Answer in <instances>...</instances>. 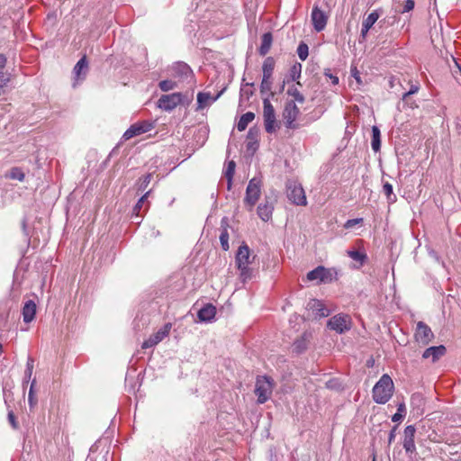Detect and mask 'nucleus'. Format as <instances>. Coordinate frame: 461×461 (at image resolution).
Masks as SVG:
<instances>
[{
	"mask_svg": "<svg viewBox=\"0 0 461 461\" xmlns=\"http://www.w3.org/2000/svg\"><path fill=\"white\" fill-rule=\"evenodd\" d=\"M378 18H379V14L377 13V11L372 12L371 14H368V16L366 19H364V21L362 23L363 27H366V28L368 27L369 29H371L372 26L378 20Z\"/></svg>",
	"mask_w": 461,
	"mask_h": 461,
	"instance_id": "nucleus-33",
	"label": "nucleus"
},
{
	"mask_svg": "<svg viewBox=\"0 0 461 461\" xmlns=\"http://www.w3.org/2000/svg\"><path fill=\"white\" fill-rule=\"evenodd\" d=\"M276 60L273 57H267L262 66L263 77L272 78Z\"/></svg>",
	"mask_w": 461,
	"mask_h": 461,
	"instance_id": "nucleus-26",
	"label": "nucleus"
},
{
	"mask_svg": "<svg viewBox=\"0 0 461 461\" xmlns=\"http://www.w3.org/2000/svg\"><path fill=\"white\" fill-rule=\"evenodd\" d=\"M405 410H406L405 409V404L404 403H400L398 405V408H397V412L404 414Z\"/></svg>",
	"mask_w": 461,
	"mask_h": 461,
	"instance_id": "nucleus-60",
	"label": "nucleus"
},
{
	"mask_svg": "<svg viewBox=\"0 0 461 461\" xmlns=\"http://www.w3.org/2000/svg\"><path fill=\"white\" fill-rule=\"evenodd\" d=\"M363 222V218H356V219H350V220H348L345 224H344V228L345 229H351L353 228L354 226L357 225V224H360Z\"/></svg>",
	"mask_w": 461,
	"mask_h": 461,
	"instance_id": "nucleus-45",
	"label": "nucleus"
},
{
	"mask_svg": "<svg viewBox=\"0 0 461 461\" xmlns=\"http://www.w3.org/2000/svg\"><path fill=\"white\" fill-rule=\"evenodd\" d=\"M263 117L266 131L267 133L275 132L276 130V113L268 98L263 99Z\"/></svg>",
	"mask_w": 461,
	"mask_h": 461,
	"instance_id": "nucleus-5",
	"label": "nucleus"
},
{
	"mask_svg": "<svg viewBox=\"0 0 461 461\" xmlns=\"http://www.w3.org/2000/svg\"><path fill=\"white\" fill-rule=\"evenodd\" d=\"M261 181L256 177L252 178L247 186L246 189V196L244 199L245 203L249 205V210L251 211L253 206L258 202L260 196Z\"/></svg>",
	"mask_w": 461,
	"mask_h": 461,
	"instance_id": "nucleus-7",
	"label": "nucleus"
},
{
	"mask_svg": "<svg viewBox=\"0 0 461 461\" xmlns=\"http://www.w3.org/2000/svg\"><path fill=\"white\" fill-rule=\"evenodd\" d=\"M258 134V130L255 127H252L248 131L247 138L252 141H257Z\"/></svg>",
	"mask_w": 461,
	"mask_h": 461,
	"instance_id": "nucleus-49",
	"label": "nucleus"
},
{
	"mask_svg": "<svg viewBox=\"0 0 461 461\" xmlns=\"http://www.w3.org/2000/svg\"><path fill=\"white\" fill-rule=\"evenodd\" d=\"M9 177L12 178V179H17L19 181H23L24 174H23V172L20 168L13 167L10 170Z\"/></svg>",
	"mask_w": 461,
	"mask_h": 461,
	"instance_id": "nucleus-43",
	"label": "nucleus"
},
{
	"mask_svg": "<svg viewBox=\"0 0 461 461\" xmlns=\"http://www.w3.org/2000/svg\"><path fill=\"white\" fill-rule=\"evenodd\" d=\"M9 80H10L9 75L1 70L0 71V89L5 87L6 86V84L9 82Z\"/></svg>",
	"mask_w": 461,
	"mask_h": 461,
	"instance_id": "nucleus-48",
	"label": "nucleus"
},
{
	"mask_svg": "<svg viewBox=\"0 0 461 461\" xmlns=\"http://www.w3.org/2000/svg\"><path fill=\"white\" fill-rule=\"evenodd\" d=\"M35 384H36V381H35V379H33L32 384H31L29 394H28V402H29V404H30L31 408H32L36 404V402H37V400H36L35 394H34V386H35Z\"/></svg>",
	"mask_w": 461,
	"mask_h": 461,
	"instance_id": "nucleus-42",
	"label": "nucleus"
},
{
	"mask_svg": "<svg viewBox=\"0 0 461 461\" xmlns=\"http://www.w3.org/2000/svg\"><path fill=\"white\" fill-rule=\"evenodd\" d=\"M273 42V36L271 32H266L262 35L261 45L258 49V52L261 56H266L271 49Z\"/></svg>",
	"mask_w": 461,
	"mask_h": 461,
	"instance_id": "nucleus-23",
	"label": "nucleus"
},
{
	"mask_svg": "<svg viewBox=\"0 0 461 461\" xmlns=\"http://www.w3.org/2000/svg\"><path fill=\"white\" fill-rule=\"evenodd\" d=\"M272 88V78L263 77L260 85V92L262 94L271 91Z\"/></svg>",
	"mask_w": 461,
	"mask_h": 461,
	"instance_id": "nucleus-40",
	"label": "nucleus"
},
{
	"mask_svg": "<svg viewBox=\"0 0 461 461\" xmlns=\"http://www.w3.org/2000/svg\"><path fill=\"white\" fill-rule=\"evenodd\" d=\"M328 21V16L318 6H314L312 11V22L316 32L324 30Z\"/></svg>",
	"mask_w": 461,
	"mask_h": 461,
	"instance_id": "nucleus-12",
	"label": "nucleus"
},
{
	"mask_svg": "<svg viewBox=\"0 0 461 461\" xmlns=\"http://www.w3.org/2000/svg\"><path fill=\"white\" fill-rule=\"evenodd\" d=\"M300 113V110L295 104L294 101H290L285 104L283 118L285 120V124L288 129H296L297 124L295 121Z\"/></svg>",
	"mask_w": 461,
	"mask_h": 461,
	"instance_id": "nucleus-9",
	"label": "nucleus"
},
{
	"mask_svg": "<svg viewBox=\"0 0 461 461\" xmlns=\"http://www.w3.org/2000/svg\"><path fill=\"white\" fill-rule=\"evenodd\" d=\"M172 328V324L167 322L161 329H159L156 333L151 335L148 339H146L141 348H149L156 346L160 341H162L166 337L168 336L170 330Z\"/></svg>",
	"mask_w": 461,
	"mask_h": 461,
	"instance_id": "nucleus-10",
	"label": "nucleus"
},
{
	"mask_svg": "<svg viewBox=\"0 0 461 461\" xmlns=\"http://www.w3.org/2000/svg\"><path fill=\"white\" fill-rule=\"evenodd\" d=\"M255 118V113L252 112H247L246 113L242 114L240 118V121L237 124V129L239 131H243L248 127L249 123L251 122Z\"/></svg>",
	"mask_w": 461,
	"mask_h": 461,
	"instance_id": "nucleus-27",
	"label": "nucleus"
},
{
	"mask_svg": "<svg viewBox=\"0 0 461 461\" xmlns=\"http://www.w3.org/2000/svg\"><path fill=\"white\" fill-rule=\"evenodd\" d=\"M446 353V348L443 345L428 348L422 354L423 358H431L432 362L438 361Z\"/></svg>",
	"mask_w": 461,
	"mask_h": 461,
	"instance_id": "nucleus-18",
	"label": "nucleus"
},
{
	"mask_svg": "<svg viewBox=\"0 0 461 461\" xmlns=\"http://www.w3.org/2000/svg\"><path fill=\"white\" fill-rule=\"evenodd\" d=\"M228 228H229V220L227 217H223L221 221L220 242H221V249L224 251H227L230 249Z\"/></svg>",
	"mask_w": 461,
	"mask_h": 461,
	"instance_id": "nucleus-17",
	"label": "nucleus"
},
{
	"mask_svg": "<svg viewBox=\"0 0 461 461\" xmlns=\"http://www.w3.org/2000/svg\"><path fill=\"white\" fill-rule=\"evenodd\" d=\"M414 8V1L413 0H406L403 6V13L410 12Z\"/></svg>",
	"mask_w": 461,
	"mask_h": 461,
	"instance_id": "nucleus-54",
	"label": "nucleus"
},
{
	"mask_svg": "<svg viewBox=\"0 0 461 461\" xmlns=\"http://www.w3.org/2000/svg\"><path fill=\"white\" fill-rule=\"evenodd\" d=\"M247 149L255 150L257 149V141L249 140L247 143Z\"/></svg>",
	"mask_w": 461,
	"mask_h": 461,
	"instance_id": "nucleus-58",
	"label": "nucleus"
},
{
	"mask_svg": "<svg viewBox=\"0 0 461 461\" xmlns=\"http://www.w3.org/2000/svg\"><path fill=\"white\" fill-rule=\"evenodd\" d=\"M310 339L311 333L304 332L300 339H296L294 342V351H295L296 353H302L303 351H304L307 348V345L308 342L310 341Z\"/></svg>",
	"mask_w": 461,
	"mask_h": 461,
	"instance_id": "nucleus-24",
	"label": "nucleus"
},
{
	"mask_svg": "<svg viewBox=\"0 0 461 461\" xmlns=\"http://www.w3.org/2000/svg\"><path fill=\"white\" fill-rule=\"evenodd\" d=\"M158 86L162 91L167 92L174 89L176 86V84L172 80L167 79L160 81Z\"/></svg>",
	"mask_w": 461,
	"mask_h": 461,
	"instance_id": "nucleus-39",
	"label": "nucleus"
},
{
	"mask_svg": "<svg viewBox=\"0 0 461 461\" xmlns=\"http://www.w3.org/2000/svg\"><path fill=\"white\" fill-rule=\"evenodd\" d=\"M286 194L291 203L296 205H306L305 192L301 184L295 181H288L286 184Z\"/></svg>",
	"mask_w": 461,
	"mask_h": 461,
	"instance_id": "nucleus-4",
	"label": "nucleus"
},
{
	"mask_svg": "<svg viewBox=\"0 0 461 461\" xmlns=\"http://www.w3.org/2000/svg\"><path fill=\"white\" fill-rule=\"evenodd\" d=\"M218 96H219V95H218L216 97H214V98L212 99V101H216V99L218 98Z\"/></svg>",
	"mask_w": 461,
	"mask_h": 461,
	"instance_id": "nucleus-62",
	"label": "nucleus"
},
{
	"mask_svg": "<svg viewBox=\"0 0 461 461\" xmlns=\"http://www.w3.org/2000/svg\"><path fill=\"white\" fill-rule=\"evenodd\" d=\"M184 98L185 95L181 93L163 95L158 101V106L164 111L170 112L174 110L178 104H183Z\"/></svg>",
	"mask_w": 461,
	"mask_h": 461,
	"instance_id": "nucleus-8",
	"label": "nucleus"
},
{
	"mask_svg": "<svg viewBox=\"0 0 461 461\" xmlns=\"http://www.w3.org/2000/svg\"><path fill=\"white\" fill-rule=\"evenodd\" d=\"M34 367V360L32 357H28L26 363V369L24 371V379L23 384H28L32 375V371Z\"/></svg>",
	"mask_w": 461,
	"mask_h": 461,
	"instance_id": "nucleus-32",
	"label": "nucleus"
},
{
	"mask_svg": "<svg viewBox=\"0 0 461 461\" xmlns=\"http://www.w3.org/2000/svg\"><path fill=\"white\" fill-rule=\"evenodd\" d=\"M254 392L258 397V402L260 404L265 403L270 398L273 392L272 380L267 376L258 377Z\"/></svg>",
	"mask_w": 461,
	"mask_h": 461,
	"instance_id": "nucleus-3",
	"label": "nucleus"
},
{
	"mask_svg": "<svg viewBox=\"0 0 461 461\" xmlns=\"http://www.w3.org/2000/svg\"><path fill=\"white\" fill-rule=\"evenodd\" d=\"M371 146L375 152H378L381 148V132L377 126L372 127Z\"/></svg>",
	"mask_w": 461,
	"mask_h": 461,
	"instance_id": "nucleus-28",
	"label": "nucleus"
},
{
	"mask_svg": "<svg viewBox=\"0 0 461 461\" xmlns=\"http://www.w3.org/2000/svg\"><path fill=\"white\" fill-rule=\"evenodd\" d=\"M433 338L434 334L431 329L424 322L419 321L415 331L416 340L422 345H428Z\"/></svg>",
	"mask_w": 461,
	"mask_h": 461,
	"instance_id": "nucleus-11",
	"label": "nucleus"
},
{
	"mask_svg": "<svg viewBox=\"0 0 461 461\" xmlns=\"http://www.w3.org/2000/svg\"><path fill=\"white\" fill-rule=\"evenodd\" d=\"M369 30H370V29H369L368 27L366 28V27H363V26H362V28H361V37H362L363 39H366V35H367V33H368V31H369Z\"/></svg>",
	"mask_w": 461,
	"mask_h": 461,
	"instance_id": "nucleus-59",
	"label": "nucleus"
},
{
	"mask_svg": "<svg viewBox=\"0 0 461 461\" xmlns=\"http://www.w3.org/2000/svg\"><path fill=\"white\" fill-rule=\"evenodd\" d=\"M328 327L337 333L342 334L351 328V318L348 314H337L328 321Z\"/></svg>",
	"mask_w": 461,
	"mask_h": 461,
	"instance_id": "nucleus-6",
	"label": "nucleus"
},
{
	"mask_svg": "<svg viewBox=\"0 0 461 461\" xmlns=\"http://www.w3.org/2000/svg\"><path fill=\"white\" fill-rule=\"evenodd\" d=\"M324 75H325L327 77L330 78L331 83H332L333 85H338V84H339V77H338L337 76L332 75V74L330 73V69L326 70V71L324 72Z\"/></svg>",
	"mask_w": 461,
	"mask_h": 461,
	"instance_id": "nucleus-53",
	"label": "nucleus"
},
{
	"mask_svg": "<svg viewBox=\"0 0 461 461\" xmlns=\"http://www.w3.org/2000/svg\"><path fill=\"white\" fill-rule=\"evenodd\" d=\"M403 416H404V414L396 412L393 415L392 420L394 422L400 421L403 418Z\"/></svg>",
	"mask_w": 461,
	"mask_h": 461,
	"instance_id": "nucleus-56",
	"label": "nucleus"
},
{
	"mask_svg": "<svg viewBox=\"0 0 461 461\" xmlns=\"http://www.w3.org/2000/svg\"><path fill=\"white\" fill-rule=\"evenodd\" d=\"M424 402V399L420 393H413L411 397V402L412 405H420Z\"/></svg>",
	"mask_w": 461,
	"mask_h": 461,
	"instance_id": "nucleus-46",
	"label": "nucleus"
},
{
	"mask_svg": "<svg viewBox=\"0 0 461 461\" xmlns=\"http://www.w3.org/2000/svg\"><path fill=\"white\" fill-rule=\"evenodd\" d=\"M297 54L301 60H305L309 55V48L306 43L301 42L297 48Z\"/></svg>",
	"mask_w": 461,
	"mask_h": 461,
	"instance_id": "nucleus-38",
	"label": "nucleus"
},
{
	"mask_svg": "<svg viewBox=\"0 0 461 461\" xmlns=\"http://www.w3.org/2000/svg\"><path fill=\"white\" fill-rule=\"evenodd\" d=\"M326 387L330 389L339 390L340 384L336 379H330L326 383Z\"/></svg>",
	"mask_w": 461,
	"mask_h": 461,
	"instance_id": "nucleus-50",
	"label": "nucleus"
},
{
	"mask_svg": "<svg viewBox=\"0 0 461 461\" xmlns=\"http://www.w3.org/2000/svg\"><path fill=\"white\" fill-rule=\"evenodd\" d=\"M6 65V58L4 54H0V71L5 67Z\"/></svg>",
	"mask_w": 461,
	"mask_h": 461,
	"instance_id": "nucleus-57",
	"label": "nucleus"
},
{
	"mask_svg": "<svg viewBox=\"0 0 461 461\" xmlns=\"http://www.w3.org/2000/svg\"><path fill=\"white\" fill-rule=\"evenodd\" d=\"M150 194V190L146 192L137 202V203L134 205L132 212L136 216H139L140 214L141 208L143 207V204L145 201L147 200L148 196Z\"/></svg>",
	"mask_w": 461,
	"mask_h": 461,
	"instance_id": "nucleus-35",
	"label": "nucleus"
},
{
	"mask_svg": "<svg viewBox=\"0 0 461 461\" xmlns=\"http://www.w3.org/2000/svg\"><path fill=\"white\" fill-rule=\"evenodd\" d=\"M347 255L359 264L356 267L357 268L362 267L367 259V255L364 251H358L357 249L347 250Z\"/></svg>",
	"mask_w": 461,
	"mask_h": 461,
	"instance_id": "nucleus-25",
	"label": "nucleus"
},
{
	"mask_svg": "<svg viewBox=\"0 0 461 461\" xmlns=\"http://www.w3.org/2000/svg\"><path fill=\"white\" fill-rule=\"evenodd\" d=\"M8 420L14 429H18V422L16 421L14 413L13 411L8 412Z\"/></svg>",
	"mask_w": 461,
	"mask_h": 461,
	"instance_id": "nucleus-52",
	"label": "nucleus"
},
{
	"mask_svg": "<svg viewBox=\"0 0 461 461\" xmlns=\"http://www.w3.org/2000/svg\"><path fill=\"white\" fill-rule=\"evenodd\" d=\"M393 391L394 384L393 379L389 375L384 374L373 387V400L378 404H384L390 401Z\"/></svg>",
	"mask_w": 461,
	"mask_h": 461,
	"instance_id": "nucleus-1",
	"label": "nucleus"
},
{
	"mask_svg": "<svg viewBox=\"0 0 461 461\" xmlns=\"http://www.w3.org/2000/svg\"><path fill=\"white\" fill-rule=\"evenodd\" d=\"M287 94L294 97V101H297L300 104L304 102V96L298 90V88L294 86H291L287 90Z\"/></svg>",
	"mask_w": 461,
	"mask_h": 461,
	"instance_id": "nucleus-36",
	"label": "nucleus"
},
{
	"mask_svg": "<svg viewBox=\"0 0 461 461\" xmlns=\"http://www.w3.org/2000/svg\"><path fill=\"white\" fill-rule=\"evenodd\" d=\"M307 308L316 312V316L322 318L329 315V310L323 303L317 299H311L307 303Z\"/></svg>",
	"mask_w": 461,
	"mask_h": 461,
	"instance_id": "nucleus-20",
	"label": "nucleus"
},
{
	"mask_svg": "<svg viewBox=\"0 0 461 461\" xmlns=\"http://www.w3.org/2000/svg\"><path fill=\"white\" fill-rule=\"evenodd\" d=\"M273 211L274 202L267 197H266L265 203H262L258 206V214L259 218L264 221H267L269 219H271Z\"/></svg>",
	"mask_w": 461,
	"mask_h": 461,
	"instance_id": "nucleus-15",
	"label": "nucleus"
},
{
	"mask_svg": "<svg viewBox=\"0 0 461 461\" xmlns=\"http://www.w3.org/2000/svg\"><path fill=\"white\" fill-rule=\"evenodd\" d=\"M403 448L405 449L406 453L410 456L414 454L416 452V446L414 442V438H404L403 439Z\"/></svg>",
	"mask_w": 461,
	"mask_h": 461,
	"instance_id": "nucleus-34",
	"label": "nucleus"
},
{
	"mask_svg": "<svg viewBox=\"0 0 461 461\" xmlns=\"http://www.w3.org/2000/svg\"><path fill=\"white\" fill-rule=\"evenodd\" d=\"M307 278L310 281L319 280L326 283L331 280L330 273L323 267H318L307 274Z\"/></svg>",
	"mask_w": 461,
	"mask_h": 461,
	"instance_id": "nucleus-16",
	"label": "nucleus"
},
{
	"mask_svg": "<svg viewBox=\"0 0 461 461\" xmlns=\"http://www.w3.org/2000/svg\"><path fill=\"white\" fill-rule=\"evenodd\" d=\"M22 314L24 322H32L36 314V303L32 300H28L23 307Z\"/></svg>",
	"mask_w": 461,
	"mask_h": 461,
	"instance_id": "nucleus-19",
	"label": "nucleus"
},
{
	"mask_svg": "<svg viewBox=\"0 0 461 461\" xmlns=\"http://www.w3.org/2000/svg\"><path fill=\"white\" fill-rule=\"evenodd\" d=\"M152 128L151 123L149 122H141V123H135L131 125L124 133H123V139L125 140L131 139L132 137L140 135L142 133L148 132Z\"/></svg>",
	"mask_w": 461,
	"mask_h": 461,
	"instance_id": "nucleus-13",
	"label": "nucleus"
},
{
	"mask_svg": "<svg viewBox=\"0 0 461 461\" xmlns=\"http://www.w3.org/2000/svg\"><path fill=\"white\" fill-rule=\"evenodd\" d=\"M397 426H394L393 429L389 433L388 437V443L392 444L395 438V431H396Z\"/></svg>",
	"mask_w": 461,
	"mask_h": 461,
	"instance_id": "nucleus-55",
	"label": "nucleus"
},
{
	"mask_svg": "<svg viewBox=\"0 0 461 461\" xmlns=\"http://www.w3.org/2000/svg\"><path fill=\"white\" fill-rule=\"evenodd\" d=\"M373 461H375V459Z\"/></svg>",
	"mask_w": 461,
	"mask_h": 461,
	"instance_id": "nucleus-63",
	"label": "nucleus"
},
{
	"mask_svg": "<svg viewBox=\"0 0 461 461\" xmlns=\"http://www.w3.org/2000/svg\"><path fill=\"white\" fill-rule=\"evenodd\" d=\"M302 65L300 63L294 64L291 68V77L293 80H296L300 77Z\"/></svg>",
	"mask_w": 461,
	"mask_h": 461,
	"instance_id": "nucleus-44",
	"label": "nucleus"
},
{
	"mask_svg": "<svg viewBox=\"0 0 461 461\" xmlns=\"http://www.w3.org/2000/svg\"><path fill=\"white\" fill-rule=\"evenodd\" d=\"M419 91V86L412 85L411 89L402 95V100L405 101L411 95H413Z\"/></svg>",
	"mask_w": 461,
	"mask_h": 461,
	"instance_id": "nucleus-51",
	"label": "nucleus"
},
{
	"mask_svg": "<svg viewBox=\"0 0 461 461\" xmlns=\"http://www.w3.org/2000/svg\"><path fill=\"white\" fill-rule=\"evenodd\" d=\"M416 429L413 425H408L404 429V438H414L415 437Z\"/></svg>",
	"mask_w": 461,
	"mask_h": 461,
	"instance_id": "nucleus-47",
	"label": "nucleus"
},
{
	"mask_svg": "<svg viewBox=\"0 0 461 461\" xmlns=\"http://www.w3.org/2000/svg\"><path fill=\"white\" fill-rule=\"evenodd\" d=\"M87 68L88 63L86 56H84L77 61L74 68V73L76 75L77 80H83L86 77Z\"/></svg>",
	"mask_w": 461,
	"mask_h": 461,
	"instance_id": "nucleus-21",
	"label": "nucleus"
},
{
	"mask_svg": "<svg viewBox=\"0 0 461 461\" xmlns=\"http://www.w3.org/2000/svg\"><path fill=\"white\" fill-rule=\"evenodd\" d=\"M211 99V95L209 93H203L200 92L197 95V103H198V108H203L209 104V101Z\"/></svg>",
	"mask_w": 461,
	"mask_h": 461,
	"instance_id": "nucleus-37",
	"label": "nucleus"
},
{
	"mask_svg": "<svg viewBox=\"0 0 461 461\" xmlns=\"http://www.w3.org/2000/svg\"><path fill=\"white\" fill-rule=\"evenodd\" d=\"M236 164L233 160L230 161L225 169V176L228 180V189L230 190L231 187V182L235 172Z\"/></svg>",
	"mask_w": 461,
	"mask_h": 461,
	"instance_id": "nucleus-30",
	"label": "nucleus"
},
{
	"mask_svg": "<svg viewBox=\"0 0 461 461\" xmlns=\"http://www.w3.org/2000/svg\"><path fill=\"white\" fill-rule=\"evenodd\" d=\"M254 86V84L251 83H247L245 86H243L240 89V95L242 97H246L247 99H249L252 95H253V90H252V87Z\"/></svg>",
	"mask_w": 461,
	"mask_h": 461,
	"instance_id": "nucleus-41",
	"label": "nucleus"
},
{
	"mask_svg": "<svg viewBox=\"0 0 461 461\" xmlns=\"http://www.w3.org/2000/svg\"><path fill=\"white\" fill-rule=\"evenodd\" d=\"M152 179V174H147L142 177H140L136 182V187L139 192H143L149 186L150 181Z\"/></svg>",
	"mask_w": 461,
	"mask_h": 461,
	"instance_id": "nucleus-29",
	"label": "nucleus"
},
{
	"mask_svg": "<svg viewBox=\"0 0 461 461\" xmlns=\"http://www.w3.org/2000/svg\"><path fill=\"white\" fill-rule=\"evenodd\" d=\"M352 76L359 82L360 79H359V77L357 76V70H352Z\"/></svg>",
	"mask_w": 461,
	"mask_h": 461,
	"instance_id": "nucleus-61",
	"label": "nucleus"
},
{
	"mask_svg": "<svg viewBox=\"0 0 461 461\" xmlns=\"http://www.w3.org/2000/svg\"><path fill=\"white\" fill-rule=\"evenodd\" d=\"M171 69L174 76L179 77L180 79H187L193 76L191 68L186 63L182 61L174 63Z\"/></svg>",
	"mask_w": 461,
	"mask_h": 461,
	"instance_id": "nucleus-14",
	"label": "nucleus"
},
{
	"mask_svg": "<svg viewBox=\"0 0 461 461\" xmlns=\"http://www.w3.org/2000/svg\"><path fill=\"white\" fill-rule=\"evenodd\" d=\"M383 192L386 195L388 203H392L396 201V195L393 192V185L386 182L383 185Z\"/></svg>",
	"mask_w": 461,
	"mask_h": 461,
	"instance_id": "nucleus-31",
	"label": "nucleus"
},
{
	"mask_svg": "<svg viewBox=\"0 0 461 461\" xmlns=\"http://www.w3.org/2000/svg\"><path fill=\"white\" fill-rule=\"evenodd\" d=\"M216 314V308L212 304H206L198 312V318L202 321H211Z\"/></svg>",
	"mask_w": 461,
	"mask_h": 461,
	"instance_id": "nucleus-22",
	"label": "nucleus"
},
{
	"mask_svg": "<svg viewBox=\"0 0 461 461\" xmlns=\"http://www.w3.org/2000/svg\"><path fill=\"white\" fill-rule=\"evenodd\" d=\"M255 257L250 255V249L249 246L245 243H242L236 253L235 263L237 268L240 271V277L243 283L251 279L253 276L252 268L249 267V265L252 263Z\"/></svg>",
	"mask_w": 461,
	"mask_h": 461,
	"instance_id": "nucleus-2",
	"label": "nucleus"
}]
</instances>
